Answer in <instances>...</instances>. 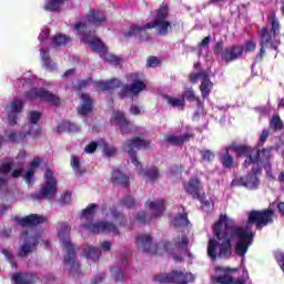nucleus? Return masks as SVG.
Here are the masks:
<instances>
[{"instance_id": "1", "label": "nucleus", "mask_w": 284, "mask_h": 284, "mask_svg": "<svg viewBox=\"0 0 284 284\" xmlns=\"http://www.w3.org/2000/svg\"><path fill=\"white\" fill-rule=\"evenodd\" d=\"M213 234L217 240L211 239L207 244V256L211 261L230 258L232 256V239H239L235 244V255L245 258L250 246L254 243V233H248L243 226H234L227 215H221L213 225Z\"/></svg>"}, {"instance_id": "2", "label": "nucleus", "mask_w": 284, "mask_h": 284, "mask_svg": "<svg viewBox=\"0 0 284 284\" xmlns=\"http://www.w3.org/2000/svg\"><path fill=\"white\" fill-rule=\"evenodd\" d=\"M170 17V8L168 6H161L155 10V16L152 22H148L144 26L131 24L129 31L124 32L125 39L130 37H139L143 30H156L160 37H166L170 29H172V22L168 20Z\"/></svg>"}, {"instance_id": "3", "label": "nucleus", "mask_w": 284, "mask_h": 284, "mask_svg": "<svg viewBox=\"0 0 284 284\" xmlns=\"http://www.w3.org/2000/svg\"><path fill=\"white\" fill-rule=\"evenodd\" d=\"M73 30L78 32L79 37H82V43L90 45L93 52H98L99 54H101V57L105 61H108V63H115V65H119V63H121V58L108 52V47H105V43H103L101 39L94 38L87 33L88 22H75L73 26Z\"/></svg>"}, {"instance_id": "4", "label": "nucleus", "mask_w": 284, "mask_h": 284, "mask_svg": "<svg viewBox=\"0 0 284 284\" xmlns=\"http://www.w3.org/2000/svg\"><path fill=\"white\" fill-rule=\"evenodd\" d=\"M110 214L113 222L82 224V227L88 230V232H91V234H101V232H108L109 234L119 236L121 234L119 227H125L128 225V220H125V214H123V212L119 211L116 207L110 209Z\"/></svg>"}, {"instance_id": "5", "label": "nucleus", "mask_w": 284, "mask_h": 284, "mask_svg": "<svg viewBox=\"0 0 284 284\" xmlns=\"http://www.w3.org/2000/svg\"><path fill=\"white\" fill-rule=\"evenodd\" d=\"M268 23L271 24V30L267 29V27H262L260 30V51L255 55V63H261L263 61V57H265V48L268 45L272 48V50H278L277 45H274L273 37H276V34L281 33V22L276 19V12H271L268 16Z\"/></svg>"}, {"instance_id": "6", "label": "nucleus", "mask_w": 284, "mask_h": 284, "mask_svg": "<svg viewBox=\"0 0 284 284\" xmlns=\"http://www.w3.org/2000/svg\"><path fill=\"white\" fill-rule=\"evenodd\" d=\"M244 148L247 150V153L244 154L245 160L242 164L245 170H247V168H250L251 165H260V168H264L266 172H270V170H272V150H274V146H266L256 150L250 144H244Z\"/></svg>"}, {"instance_id": "7", "label": "nucleus", "mask_w": 284, "mask_h": 284, "mask_svg": "<svg viewBox=\"0 0 284 284\" xmlns=\"http://www.w3.org/2000/svg\"><path fill=\"white\" fill-rule=\"evenodd\" d=\"M58 236L61 237V241L67 250L64 254L63 261L64 265H67L69 274H78L81 264L77 262V254L74 250V244L70 241V224L68 222L59 223Z\"/></svg>"}, {"instance_id": "8", "label": "nucleus", "mask_w": 284, "mask_h": 284, "mask_svg": "<svg viewBox=\"0 0 284 284\" xmlns=\"http://www.w3.org/2000/svg\"><path fill=\"white\" fill-rule=\"evenodd\" d=\"M230 152H235V156L237 159H245L247 149L245 148V144H237L235 142L225 146L224 151L220 152L219 154L220 163L224 170H232V168H234V155H232Z\"/></svg>"}, {"instance_id": "9", "label": "nucleus", "mask_w": 284, "mask_h": 284, "mask_svg": "<svg viewBox=\"0 0 284 284\" xmlns=\"http://www.w3.org/2000/svg\"><path fill=\"white\" fill-rule=\"evenodd\" d=\"M215 272L220 275L211 277V282L214 284H246L250 278V273H247V271H245V277L234 278L232 272H239V267L216 266Z\"/></svg>"}, {"instance_id": "10", "label": "nucleus", "mask_w": 284, "mask_h": 284, "mask_svg": "<svg viewBox=\"0 0 284 284\" xmlns=\"http://www.w3.org/2000/svg\"><path fill=\"white\" fill-rule=\"evenodd\" d=\"M45 184L42 185V189L38 193L31 194V197L34 201H41L47 199L48 201L54 199L59 189L57 187V178H54V172L51 169H47L44 173Z\"/></svg>"}, {"instance_id": "11", "label": "nucleus", "mask_w": 284, "mask_h": 284, "mask_svg": "<svg viewBox=\"0 0 284 284\" xmlns=\"http://www.w3.org/2000/svg\"><path fill=\"white\" fill-rule=\"evenodd\" d=\"M274 223V210H252L247 214L246 225H255L256 230H263L266 225Z\"/></svg>"}, {"instance_id": "12", "label": "nucleus", "mask_w": 284, "mask_h": 284, "mask_svg": "<svg viewBox=\"0 0 284 284\" xmlns=\"http://www.w3.org/2000/svg\"><path fill=\"white\" fill-rule=\"evenodd\" d=\"M24 97L28 101H43L50 105H61V98L45 88H32L24 93Z\"/></svg>"}, {"instance_id": "13", "label": "nucleus", "mask_w": 284, "mask_h": 284, "mask_svg": "<svg viewBox=\"0 0 284 284\" xmlns=\"http://www.w3.org/2000/svg\"><path fill=\"white\" fill-rule=\"evenodd\" d=\"M151 144L152 142L150 140H145L139 136L126 141L128 153L131 156L132 164L135 165L136 170L139 171V174L143 172V165H141V161H139V158L136 156V151L134 150H145L150 148Z\"/></svg>"}, {"instance_id": "14", "label": "nucleus", "mask_w": 284, "mask_h": 284, "mask_svg": "<svg viewBox=\"0 0 284 284\" xmlns=\"http://www.w3.org/2000/svg\"><path fill=\"white\" fill-rule=\"evenodd\" d=\"M130 79L131 84L122 85L120 92L118 93L120 99H125L128 94H133L134 97H136V94L143 92V90L148 88V84H145V82L142 81L138 73H131Z\"/></svg>"}, {"instance_id": "15", "label": "nucleus", "mask_w": 284, "mask_h": 284, "mask_svg": "<svg viewBox=\"0 0 284 284\" xmlns=\"http://www.w3.org/2000/svg\"><path fill=\"white\" fill-rule=\"evenodd\" d=\"M189 79L192 83H199V79H202L200 85V92L202 94V99H210V94L212 89L214 88V83L210 80V73L207 71H200L197 73H191Z\"/></svg>"}, {"instance_id": "16", "label": "nucleus", "mask_w": 284, "mask_h": 284, "mask_svg": "<svg viewBox=\"0 0 284 284\" xmlns=\"http://www.w3.org/2000/svg\"><path fill=\"white\" fill-rule=\"evenodd\" d=\"M23 105H26L23 100L16 99L6 106L8 123L11 128H14L17 121H19V115L23 112Z\"/></svg>"}, {"instance_id": "17", "label": "nucleus", "mask_w": 284, "mask_h": 284, "mask_svg": "<svg viewBox=\"0 0 284 284\" xmlns=\"http://www.w3.org/2000/svg\"><path fill=\"white\" fill-rule=\"evenodd\" d=\"M14 221L21 227H39V225L48 223V217L39 214H30L24 217H16Z\"/></svg>"}, {"instance_id": "18", "label": "nucleus", "mask_w": 284, "mask_h": 284, "mask_svg": "<svg viewBox=\"0 0 284 284\" xmlns=\"http://www.w3.org/2000/svg\"><path fill=\"white\" fill-rule=\"evenodd\" d=\"M138 250H142L144 254H159V244H152L150 234L140 235L135 239Z\"/></svg>"}, {"instance_id": "19", "label": "nucleus", "mask_w": 284, "mask_h": 284, "mask_svg": "<svg viewBox=\"0 0 284 284\" xmlns=\"http://www.w3.org/2000/svg\"><path fill=\"white\" fill-rule=\"evenodd\" d=\"M184 190L186 194H190L193 199H196L197 201H203V196L201 195V190H203V185L201 184V179L199 176H191L189 182L184 184Z\"/></svg>"}, {"instance_id": "20", "label": "nucleus", "mask_w": 284, "mask_h": 284, "mask_svg": "<svg viewBox=\"0 0 284 284\" xmlns=\"http://www.w3.org/2000/svg\"><path fill=\"white\" fill-rule=\"evenodd\" d=\"M243 52H245V47L243 45L226 47L222 52V61H225V63H232V61L241 59V57H243Z\"/></svg>"}, {"instance_id": "21", "label": "nucleus", "mask_w": 284, "mask_h": 284, "mask_svg": "<svg viewBox=\"0 0 284 284\" xmlns=\"http://www.w3.org/2000/svg\"><path fill=\"white\" fill-rule=\"evenodd\" d=\"M111 121L119 125L121 134H128L132 130V122L128 120L123 111H114L111 115Z\"/></svg>"}, {"instance_id": "22", "label": "nucleus", "mask_w": 284, "mask_h": 284, "mask_svg": "<svg viewBox=\"0 0 284 284\" xmlns=\"http://www.w3.org/2000/svg\"><path fill=\"white\" fill-rule=\"evenodd\" d=\"M41 132H42L41 128H38L36 131L29 130L28 132L11 131L7 135V139L8 141H10V143H22V141H26V139H28V134L33 139H37V136H41Z\"/></svg>"}, {"instance_id": "23", "label": "nucleus", "mask_w": 284, "mask_h": 284, "mask_svg": "<svg viewBox=\"0 0 284 284\" xmlns=\"http://www.w3.org/2000/svg\"><path fill=\"white\" fill-rule=\"evenodd\" d=\"M263 174V168L261 165H253L251 172L246 174L247 190H256L261 185L258 176Z\"/></svg>"}, {"instance_id": "24", "label": "nucleus", "mask_w": 284, "mask_h": 284, "mask_svg": "<svg viewBox=\"0 0 284 284\" xmlns=\"http://www.w3.org/2000/svg\"><path fill=\"white\" fill-rule=\"evenodd\" d=\"M111 183L113 185H121L122 187H130V176L123 171L115 169L111 173Z\"/></svg>"}, {"instance_id": "25", "label": "nucleus", "mask_w": 284, "mask_h": 284, "mask_svg": "<svg viewBox=\"0 0 284 284\" xmlns=\"http://www.w3.org/2000/svg\"><path fill=\"white\" fill-rule=\"evenodd\" d=\"M14 284H34L39 281V276L33 273H16L12 275Z\"/></svg>"}, {"instance_id": "26", "label": "nucleus", "mask_w": 284, "mask_h": 284, "mask_svg": "<svg viewBox=\"0 0 284 284\" xmlns=\"http://www.w3.org/2000/svg\"><path fill=\"white\" fill-rule=\"evenodd\" d=\"M87 21L95 28H101V26H103L108 19L105 18V14L101 13V11L91 9L87 14Z\"/></svg>"}, {"instance_id": "27", "label": "nucleus", "mask_w": 284, "mask_h": 284, "mask_svg": "<svg viewBox=\"0 0 284 284\" xmlns=\"http://www.w3.org/2000/svg\"><path fill=\"white\" fill-rule=\"evenodd\" d=\"M179 271H173L172 273H159L153 276V282L159 284H170L178 283Z\"/></svg>"}, {"instance_id": "28", "label": "nucleus", "mask_w": 284, "mask_h": 284, "mask_svg": "<svg viewBox=\"0 0 284 284\" xmlns=\"http://www.w3.org/2000/svg\"><path fill=\"white\" fill-rule=\"evenodd\" d=\"M146 205H149V210L152 216H161L165 212V200H156L154 202L148 201Z\"/></svg>"}, {"instance_id": "29", "label": "nucleus", "mask_w": 284, "mask_h": 284, "mask_svg": "<svg viewBox=\"0 0 284 284\" xmlns=\"http://www.w3.org/2000/svg\"><path fill=\"white\" fill-rule=\"evenodd\" d=\"M39 243V235L31 236V243L26 242L20 247V251L18 252V256L20 258H26L29 254H32V250H34V246Z\"/></svg>"}, {"instance_id": "30", "label": "nucleus", "mask_w": 284, "mask_h": 284, "mask_svg": "<svg viewBox=\"0 0 284 284\" xmlns=\"http://www.w3.org/2000/svg\"><path fill=\"white\" fill-rule=\"evenodd\" d=\"M123 82L116 78L108 80L105 82H98L97 88L101 90V92H108V90H116L118 88H123Z\"/></svg>"}, {"instance_id": "31", "label": "nucleus", "mask_w": 284, "mask_h": 284, "mask_svg": "<svg viewBox=\"0 0 284 284\" xmlns=\"http://www.w3.org/2000/svg\"><path fill=\"white\" fill-rule=\"evenodd\" d=\"M58 134H63V132H68V134L81 132V129L75 123L64 120L60 122L57 126Z\"/></svg>"}, {"instance_id": "32", "label": "nucleus", "mask_w": 284, "mask_h": 284, "mask_svg": "<svg viewBox=\"0 0 284 284\" xmlns=\"http://www.w3.org/2000/svg\"><path fill=\"white\" fill-rule=\"evenodd\" d=\"M68 43H72V38L63 33L57 34L51 39V45L53 48H65Z\"/></svg>"}, {"instance_id": "33", "label": "nucleus", "mask_w": 284, "mask_h": 284, "mask_svg": "<svg viewBox=\"0 0 284 284\" xmlns=\"http://www.w3.org/2000/svg\"><path fill=\"white\" fill-rule=\"evenodd\" d=\"M163 248L168 254L173 256V260L175 261V263H176V261H179V255L176 254V251L179 250V240L178 239H174L171 242H165L163 244Z\"/></svg>"}, {"instance_id": "34", "label": "nucleus", "mask_w": 284, "mask_h": 284, "mask_svg": "<svg viewBox=\"0 0 284 284\" xmlns=\"http://www.w3.org/2000/svg\"><path fill=\"white\" fill-rule=\"evenodd\" d=\"M70 0H47L44 4V10L47 12H61V7Z\"/></svg>"}, {"instance_id": "35", "label": "nucleus", "mask_w": 284, "mask_h": 284, "mask_svg": "<svg viewBox=\"0 0 284 284\" xmlns=\"http://www.w3.org/2000/svg\"><path fill=\"white\" fill-rule=\"evenodd\" d=\"M80 99H82L80 114H90L92 112V98L88 93H82Z\"/></svg>"}, {"instance_id": "36", "label": "nucleus", "mask_w": 284, "mask_h": 284, "mask_svg": "<svg viewBox=\"0 0 284 284\" xmlns=\"http://www.w3.org/2000/svg\"><path fill=\"white\" fill-rule=\"evenodd\" d=\"M41 60L43 61L47 70H52L54 67L52 65V58H50V49L44 48L40 51Z\"/></svg>"}, {"instance_id": "37", "label": "nucleus", "mask_w": 284, "mask_h": 284, "mask_svg": "<svg viewBox=\"0 0 284 284\" xmlns=\"http://www.w3.org/2000/svg\"><path fill=\"white\" fill-rule=\"evenodd\" d=\"M84 254L87 258H91V261H99V258H101V250L94 246L87 247Z\"/></svg>"}, {"instance_id": "38", "label": "nucleus", "mask_w": 284, "mask_h": 284, "mask_svg": "<svg viewBox=\"0 0 284 284\" xmlns=\"http://www.w3.org/2000/svg\"><path fill=\"white\" fill-rule=\"evenodd\" d=\"M71 168L78 176H83L85 169L81 168V160L77 155L71 156Z\"/></svg>"}, {"instance_id": "39", "label": "nucleus", "mask_w": 284, "mask_h": 284, "mask_svg": "<svg viewBox=\"0 0 284 284\" xmlns=\"http://www.w3.org/2000/svg\"><path fill=\"white\" fill-rule=\"evenodd\" d=\"M144 176H146V179L150 180L151 183H155V181H159V176H161V173L159 172V168L153 166L145 170Z\"/></svg>"}, {"instance_id": "40", "label": "nucleus", "mask_w": 284, "mask_h": 284, "mask_svg": "<svg viewBox=\"0 0 284 284\" xmlns=\"http://www.w3.org/2000/svg\"><path fill=\"white\" fill-rule=\"evenodd\" d=\"M99 205L97 203L89 204L84 210H82V219H92L97 214Z\"/></svg>"}, {"instance_id": "41", "label": "nucleus", "mask_w": 284, "mask_h": 284, "mask_svg": "<svg viewBox=\"0 0 284 284\" xmlns=\"http://www.w3.org/2000/svg\"><path fill=\"white\" fill-rule=\"evenodd\" d=\"M120 205H123L129 210H134V207H136V201L132 195H126L124 199L120 200Z\"/></svg>"}, {"instance_id": "42", "label": "nucleus", "mask_w": 284, "mask_h": 284, "mask_svg": "<svg viewBox=\"0 0 284 284\" xmlns=\"http://www.w3.org/2000/svg\"><path fill=\"white\" fill-rule=\"evenodd\" d=\"M270 128L277 132V130H283V120H281L280 115H273L270 121Z\"/></svg>"}, {"instance_id": "43", "label": "nucleus", "mask_w": 284, "mask_h": 284, "mask_svg": "<svg viewBox=\"0 0 284 284\" xmlns=\"http://www.w3.org/2000/svg\"><path fill=\"white\" fill-rule=\"evenodd\" d=\"M91 81L92 78L85 80H78L74 84H72L71 90H73V92H77L78 90H83V88H88V85H90Z\"/></svg>"}, {"instance_id": "44", "label": "nucleus", "mask_w": 284, "mask_h": 284, "mask_svg": "<svg viewBox=\"0 0 284 284\" xmlns=\"http://www.w3.org/2000/svg\"><path fill=\"white\" fill-rule=\"evenodd\" d=\"M200 154L202 156V161L206 163H212L216 156L212 150H201Z\"/></svg>"}, {"instance_id": "45", "label": "nucleus", "mask_w": 284, "mask_h": 284, "mask_svg": "<svg viewBox=\"0 0 284 284\" xmlns=\"http://www.w3.org/2000/svg\"><path fill=\"white\" fill-rule=\"evenodd\" d=\"M179 280L180 283L179 284H187V283H194V276L192 273H183V272H179Z\"/></svg>"}, {"instance_id": "46", "label": "nucleus", "mask_w": 284, "mask_h": 284, "mask_svg": "<svg viewBox=\"0 0 284 284\" xmlns=\"http://www.w3.org/2000/svg\"><path fill=\"white\" fill-rule=\"evenodd\" d=\"M179 227H192V223L187 219V213L183 212L179 214Z\"/></svg>"}, {"instance_id": "47", "label": "nucleus", "mask_w": 284, "mask_h": 284, "mask_svg": "<svg viewBox=\"0 0 284 284\" xmlns=\"http://www.w3.org/2000/svg\"><path fill=\"white\" fill-rule=\"evenodd\" d=\"M231 185L232 187H247L246 175L232 180Z\"/></svg>"}, {"instance_id": "48", "label": "nucleus", "mask_w": 284, "mask_h": 284, "mask_svg": "<svg viewBox=\"0 0 284 284\" xmlns=\"http://www.w3.org/2000/svg\"><path fill=\"white\" fill-rule=\"evenodd\" d=\"M182 97L190 103H192L194 100H196L199 98V97H196V94H194L193 88L185 89L184 92L182 93Z\"/></svg>"}, {"instance_id": "49", "label": "nucleus", "mask_w": 284, "mask_h": 284, "mask_svg": "<svg viewBox=\"0 0 284 284\" xmlns=\"http://www.w3.org/2000/svg\"><path fill=\"white\" fill-rule=\"evenodd\" d=\"M180 250H182L184 254H190V239H187V235L181 237Z\"/></svg>"}, {"instance_id": "50", "label": "nucleus", "mask_w": 284, "mask_h": 284, "mask_svg": "<svg viewBox=\"0 0 284 284\" xmlns=\"http://www.w3.org/2000/svg\"><path fill=\"white\" fill-rule=\"evenodd\" d=\"M12 168H14V160H11L10 162L2 163L0 165V174H10L12 172Z\"/></svg>"}, {"instance_id": "51", "label": "nucleus", "mask_w": 284, "mask_h": 284, "mask_svg": "<svg viewBox=\"0 0 284 284\" xmlns=\"http://www.w3.org/2000/svg\"><path fill=\"white\" fill-rule=\"evenodd\" d=\"M196 102V111L194 112V116H201L202 114H205V105L201 101V98H196L194 100Z\"/></svg>"}, {"instance_id": "52", "label": "nucleus", "mask_w": 284, "mask_h": 284, "mask_svg": "<svg viewBox=\"0 0 284 284\" xmlns=\"http://www.w3.org/2000/svg\"><path fill=\"white\" fill-rule=\"evenodd\" d=\"M39 121H41V113L38 111H31L29 113V122L31 123V125H37Z\"/></svg>"}, {"instance_id": "53", "label": "nucleus", "mask_w": 284, "mask_h": 284, "mask_svg": "<svg viewBox=\"0 0 284 284\" xmlns=\"http://www.w3.org/2000/svg\"><path fill=\"white\" fill-rule=\"evenodd\" d=\"M213 52L215 57L221 55V59H223V52H225L223 41H217L213 48Z\"/></svg>"}, {"instance_id": "54", "label": "nucleus", "mask_w": 284, "mask_h": 284, "mask_svg": "<svg viewBox=\"0 0 284 284\" xmlns=\"http://www.w3.org/2000/svg\"><path fill=\"white\" fill-rule=\"evenodd\" d=\"M41 163H43V160L41 158H33L32 161L29 163V170H31V172H37V168H39Z\"/></svg>"}, {"instance_id": "55", "label": "nucleus", "mask_w": 284, "mask_h": 284, "mask_svg": "<svg viewBox=\"0 0 284 284\" xmlns=\"http://www.w3.org/2000/svg\"><path fill=\"white\" fill-rule=\"evenodd\" d=\"M2 254L7 258V261H9V263L12 265V267H17V261H14L12 252H10L8 248H2Z\"/></svg>"}, {"instance_id": "56", "label": "nucleus", "mask_w": 284, "mask_h": 284, "mask_svg": "<svg viewBox=\"0 0 284 284\" xmlns=\"http://www.w3.org/2000/svg\"><path fill=\"white\" fill-rule=\"evenodd\" d=\"M243 48L246 54L250 52H254L256 50V42L254 40H247L244 43Z\"/></svg>"}, {"instance_id": "57", "label": "nucleus", "mask_w": 284, "mask_h": 284, "mask_svg": "<svg viewBox=\"0 0 284 284\" xmlns=\"http://www.w3.org/2000/svg\"><path fill=\"white\" fill-rule=\"evenodd\" d=\"M158 65H161V60L154 55H150L146 60V67L148 68H158Z\"/></svg>"}, {"instance_id": "58", "label": "nucleus", "mask_w": 284, "mask_h": 284, "mask_svg": "<svg viewBox=\"0 0 284 284\" xmlns=\"http://www.w3.org/2000/svg\"><path fill=\"white\" fill-rule=\"evenodd\" d=\"M136 222L140 225H145L150 220H148V215L145 214V211L139 212L135 217Z\"/></svg>"}, {"instance_id": "59", "label": "nucleus", "mask_w": 284, "mask_h": 284, "mask_svg": "<svg viewBox=\"0 0 284 284\" xmlns=\"http://www.w3.org/2000/svg\"><path fill=\"white\" fill-rule=\"evenodd\" d=\"M191 139H194V133L193 132H186V133L179 136V143L180 144L190 143Z\"/></svg>"}, {"instance_id": "60", "label": "nucleus", "mask_w": 284, "mask_h": 284, "mask_svg": "<svg viewBox=\"0 0 284 284\" xmlns=\"http://www.w3.org/2000/svg\"><path fill=\"white\" fill-rule=\"evenodd\" d=\"M72 201V193L70 191H65L63 194L60 195V202L62 205H68Z\"/></svg>"}, {"instance_id": "61", "label": "nucleus", "mask_w": 284, "mask_h": 284, "mask_svg": "<svg viewBox=\"0 0 284 284\" xmlns=\"http://www.w3.org/2000/svg\"><path fill=\"white\" fill-rule=\"evenodd\" d=\"M97 148H99V143L91 142L84 148V151L87 154H94V152H97Z\"/></svg>"}, {"instance_id": "62", "label": "nucleus", "mask_w": 284, "mask_h": 284, "mask_svg": "<svg viewBox=\"0 0 284 284\" xmlns=\"http://www.w3.org/2000/svg\"><path fill=\"white\" fill-rule=\"evenodd\" d=\"M34 171H31L30 169H28V171L26 172V174L23 175V179L26 180V183L28 185H30L31 183H33V179H34Z\"/></svg>"}, {"instance_id": "63", "label": "nucleus", "mask_w": 284, "mask_h": 284, "mask_svg": "<svg viewBox=\"0 0 284 284\" xmlns=\"http://www.w3.org/2000/svg\"><path fill=\"white\" fill-rule=\"evenodd\" d=\"M113 276L116 282L125 281V274L121 268L115 270Z\"/></svg>"}, {"instance_id": "64", "label": "nucleus", "mask_w": 284, "mask_h": 284, "mask_svg": "<svg viewBox=\"0 0 284 284\" xmlns=\"http://www.w3.org/2000/svg\"><path fill=\"white\" fill-rule=\"evenodd\" d=\"M164 140L166 143H170V145H179L178 135H165Z\"/></svg>"}]
</instances>
